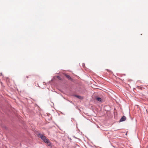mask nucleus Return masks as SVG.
Segmentation results:
<instances>
[{
  "instance_id": "4",
  "label": "nucleus",
  "mask_w": 148,
  "mask_h": 148,
  "mask_svg": "<svg viewBox=\"0 0 148 148\" xmlns=\"http://www.w3.org/2000/svg\"><path fill=\"white\" fill-rule=\"evenodd\" d=\"M96 99L98 101H102V99L100 98V97H97L96 98Z\"/></svg>"
},
{
  "instance_id": "1",
  "label": "nucleus",
  "mask_w": 148,
  "mask_h": 148,
  "mask_svg": "<svg viewBox=\"0 0 148 148\" xmlns=\"http://www.w3.org/2000/svg\"><path fill=\"white\" fill-rule=\"evenodd\" d=\"M38 136L45 143H47L49 146H51V144L49 141V139L46 137L41 134H39L38 135Z\"/></svg>"
},
{
  "instance_id": "2",
  "label": "nucleus",
  "mask_w": 148,
  "mask_h": 148,
  "mask_svg": "<svg viewBox=\"0 0 148 148\" xmlns=\"http://www.w3.org/2000/svg\"><path fill=\"white\" fill-rule=\"evenodd\" d=\"M65 75L68 79L70 80L71 81L72 80V78L69 75L65 74Z\"/></svg>"
},
{
  "instance_id": "5",
  "label": "nucleus",
  "mask_w": 148,
  "mask_h": 148,
  "mask_svg": "<svg viewBox=\"0 0 148 148\" xmlns=\"http://www.w3.org/2000/svg\"><path fill=\"white\" fill-rule=\"evenodd\" d=\"M76 97H77V98H78L79 99H82V97L78 95H76Z\"/></svg>"
},
{
  "instance_id": "3",
  "label": "nucleus",
  "mask_w": 148,
  "mask_h": 148,
  "mask_svg": "<svg viewBox=\"0 0 148 148\" xmlns=\"http://www.w3.org/2000/svg\"><path fill=\"white\" fill-rule=\"evenodd\" d=\"M126 119V117L124 116H123L121 119L120 120V121H124Z\"/></svg>"
},
{
  "instance_id": "6",
  "label": "nucleus",
  "mask_w": 148,
  "mask_h": 148,
  "mask_svg": "<svg viewBox=\"0 0 148 148\" xmlns=\"http://www.w3.org/2000/svg\"><path fill=\"white\" fill-rule=\"evenodd\" d=\"M27 77V78H28V77H27H27Z\"/></svg>"
}]
</instances>
